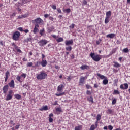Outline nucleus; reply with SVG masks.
I'll use <instances>...</instances> for the list:
<instances>
[{
  "mask_svg": "<svg viewBox=\"0 0 130 130\" xmlns=\"http://www.w3.org/2000/svg\"><path fill=\"white\" fill-rule=\"evenodd\" d=\"M21 77H22L23 78H25V77H26V74L23 73V74L21 75Z\"/></svg>",
  "mask_w": 130,
  "mask_h": 130,
  "instance_id": "052dcab7",
  "label": "nucleus"
},
{
  "mask_svg": "<svg viewBox=\"0 0 130 130\" xmlns=\"http://www.w3.org/2000/svg\"><path fill=\"white\" fill-rule=\"evenodd\" d=\"M8 90H9V85H6L4 86V87L3 88V91L4 94H6V93L8 92Z\"/></svg>",
  "mask_w": 130,
  "mask_h": 130,
  "instance_id": "9d476101",
  "label": "nucleus"
},
{
  "mask_svg": "<svg viewBox=\"0 0 130 130\" xmlns=\"http://www.w3.org/2000/svg\"><path fill=\"white\" fill-rule=\"evenodd\" d=\"M56 41L58 43H59V42H63V38H62V37H60L58 39H56Z\"/></svg>",
  "mask_w": 130,
  "mask_h": 130,
  "instance_id": "393cba45",
  "label": "nucleus"
},
{
  "mask_svg": "<svg viewBox=\"0 0 130 130\" xmlns=\"http://www.w3.org/2000/svg\"><path fill=\"white\" fill-rule=\"evenodd\" d=\"M9 75H10V71H7L5 73V82H7L8 81V79H9Z\"/></svg>",
  "mask_w": 130,
  "mask_h": 130,
  "instance_id": "2eb2a0df",
  "label": "nucleus"
},
{
  "mask_svg": "<svg viewBox=\"0 0 130 130\" xmlns=\"http://www.w3.org/2000/svg\"><path fill=\"white\" fill-rule=\"evenodd\" d=\"M47 40H41L39 42H38V44L40 46H44V45L47 44Z\"/></svg>",
  "mask_w": 130,
  "mask_h": 130,
  "instance_id": "20e7f679",
  "label": "nucleus"
},
{
  "mask_svg": "<svg viewBox=\"0 0 130 130\" xmlns=\"http://www.w3.org/2000/svg\"><path fill=\"white\" fill-rule=\"evenodd\" d=\"M106 37L107 38H114V37H115V34H109L108 35L106 36Z\"/></svg>",
  "mask_w": 130,
  "mask_h": 130,
  "instance_id": "aec40b11",
  "label": "nucleus"
},
{
  "mask_svg": "<svg viewBox=\"0 0 130 130\" xmlns=\"http://www.w3.org/2000/svg\"><path fill=\"white\" fill-rule=\"evenodd\" d=\"M95 126L96 128H97V126H98V121L95 122Z\"/></svg>",
  "mask_w": 130,
  "mask_h": 130,
  "instance_id": "0e129e2a",
  "label": "nucleus"
},
{
  "mask_svg": "<svg viewBox=\"0 0 130 130\" xmlns=\"http://www.w3.org/2000/svg\"><path fill=\"white\" fill-rule=\"evenodd\" d=\"M106 113L108 114H111L112 113V110L111 109H109L107 111Z\"/></svg>",
  "mask_w": 130,
  "mask_h": 130,
  "instance_id": "7c9ffc66",
  "label": "nucleus"
},
{
  "mask_svg": "<svg viewBox=\"0 0 130 130\" xmlns=\"http://www.w3.org/2000/svg\"><path fill=\"white\" fill-rule=\"evenodd\" d=\"M13 98V95H11L10 94H8L6 97V100L7 101H9V100H11Z\"/></svg>",
  "mask_w": 130,
  "mask_h": 130,
  "instance_id": "5701e85b",
  "label": "nucleus"
},
{
  "mask_svg": "<svg viewBox=\"0 0 130 130\" xmlns=\"http://www.w3.org/2000/svg\"><path fill=\"white\" fill-rule=\"evenodd\" d=\"M23 61H27L28 60L25 58H23Z\"/></svg>",
  "mask_w": 130,
  "mask_h": 130,
  "instance_id": "69168bd1",
  "label": "nucleus"
},
{
  "mask_svg": "<svg viewBox=\"0 0 130 130\" xmlns=\"http://www.w3.org/2000/svg\"><path fill=\"white\" fill-rule=\"evenodd\" d=\"M52 37L55 39H57V38H58V37H57L55 35H52Z\"/></svg>",
  "mask_w": 130,
  "mask_h": 130,
  "instance_id": "09e8293b",
  "label": "nucleus"
},
{
  "mask_svg": "<svg viewBox=\"0 0 130 130\" xmlns=\"http://www.w3.org/2000/svg\"><path fill=\"white\" fill-rule=\"evenodd\" d=\"M40 111H43L48 110V107L47 106H44L40 109H39Z\"/></svg>",
  "mask_w": 130,
  "mask_h": 130,
  "instance_id": "4468645a",
  "label": "nucleus"
},
{
  "mask_svg": "<svg viewBox=\"0 0 130 130\" xmlns=\"http://www.w3.org/2000/svg\"><path fill=\"white\" fill-rule=\"evenodd\" d=\"M53 105H57V101H55Z\"/></svg>",
  "mask_w": 130,
  "mask_h": 130,
  "instance_id": "338daca9",
  "label": "nucleus"
},
{
  "mask_svg": "<svg viewBox=\"0 0 130 130\" xmlns=\"http://www.w3.org/2000/svg\"><path fill=\"white\" fill-rule=\"evenodd\" d=\"M104 129L107 130V126L104 127Z\"/></svg>",
  "mask_w": 130,
  "mask_h": 130,
  "instance_id": "774afa93",
  "label": "nucleus"
},
{
  "mask_svg": "<svg viewBox=\"0 0 130 130\" xmlns=\"http://www.w3.org/2000/svg\"><path fill=\"white\" fill-rule=\"evenodd\" d=\"M52 117H53V114L51 113L49 115V122H53V119L52 118Z\"/></svg>",
  "mask_w": 130,
  "mask_h": 130,
  "instance_id": "dca6fc26",
  "label": "nucleus"
},
{
  "mask_svg": "<svg viewBox=\"0 0 130 130\" xmlns=\"http://www.w3.org/2000/svg\"><path fill=\"white\" fill-rule=\"evenodd\" d=\"M18 30H19V31H20L21 32H23V31H24V30H23V28L22 27L18 28Z\"/></svg>",
  "mask_w": 130,
  "mask_h": 130,
  "instance_id": "603ef678",
  "label": "nucleus"
},
{
  "mask_svg": "<svg viewBox=\"0 0 130 130\" xmlns=\"http://www.w3.org/2000/svg\"><path fill=\"white\" fill-rule=\"evenodd\" d=\"M87 100L88 101H90V102H91L92 103H94V101L93 100V97L90 96L89 98H87Z\"/></svg>",
  "mask_w": 130,
  "mask_h": 130,
  "instance_id": "cd10ccee",
  "label": "nucleus"
},
{
  "mask_svg": "<svg viewBox=\"0 0 130 130\" xmlns=\"http://www.w3.org/2000/svg\"><path fill=\"white\" fill-rule=\"evenodd\" d=\"M109 21H110V18L109 17H106L105 19V24H108V23H109Z\"/></svg>",
  "mask_w": 130,
  "mask_h": 130,
  "instance_id": "bb28decb",
  "label": "nucleus"
},
{
  "mask_svg": "<svg viewBox=\"0 0 130 130\" xmlns=\"http://www.w3.org/2000/svg\"><path fill=\"white\" fill-rule=\"evenodd\" d=\"M8 95H13V90H9Z\"/></svg>",
  "mask_w": 130,
  "mask_h": 130,
  "instance_id": "49530a36",
  "label": "nucleus"
},
{
  "mask_svg": "<svg viewBox=\"0 0 130 130\" xmlns=\"http://www.w3.org/2000/svg\"><path fill=\"white\" fill-rule=\"evenodd\" d=\"M90 55L94 61L98 62L102 58L101 55L96 54L94 53H91Z\"/></svg>",
  "mask_w": 130,
  "mask_h": 130,
  "instance_id": "f257e3e1",
  "label": "nucleus"
},
{
  "mask_svg": "<svg viewBox=\"0 0 130 130\" xmlns=\"http://www.w3.org/2000/svg\"><path fill=\"white\" fill-rule=\"evenodd\" d=\"M97 76H98V77H99V78H100V79H101V80L107 79V78L106 77H105L104 75H101V74H100V73H98Z\"/></svg>",
  "mask_w": 130,
  "mask_h": 130,
  "instance_id": "a211bd4d",
  "label": "nucleus"
},
{
  "mask_svg": "<svg viewBox=\"0 0 130 130\" xmlns=\"http://www.w3.org/2000/svg\"><path fill=\"white\" fill-rule=\"evenodd\" d=\"M26 67H33V62H28Z\"/></svg>",
  "mask_w": 130,
  "mask_h": 130,
  "instance_id": "72a5a7b5",
  "label": "nucleus"
},
{
  "mask_svg": "<svg viewBox=\"0 0 130 130\" xmlns=\"http://www.w3.org/2000/svg\"><path fill=\"white\" fill-rule=\"evenodd\" d=\"M70 28H71V29H74V28H75V24L74 23L72 24L70 26Z\"/></svg>",
  "mask_w": 130,
  "mask_h": 130,
  "instance_id": "8fccbe9b",
  "label": "nucleus"
},
{
  "mask_svg": "<svg viewBox=\"0 0 130 130\" xmlns=\"http://www.w3.org/2000/svg\"><path fill=\"white\" fill-rule=\"evenodd\" d=\"M103 85H107V84H108V80H107V78L104 79L103 81Z\"/></svg>",
  "mask_w": 130,
  "mask_h": 130,
  "instance_id": "a878e982",
  "label": "nucleus"
},
{
  "mask_svg": "<svg viewBox=\"0 0 130 130\" xmlns=\"http://www.w3.org/2000/svg\"><path fill=\"white\" fill-rule=\"evenodd\" d=\"M63 12H66V13H67V14H69V13H70L71 12V9L69 8L67 9L63 10Z\"/></svg>",
  "mask_w": 130,
  "mask_h": 130,
  "instance_id": "f704fd0d",
  "label": "nucleus"
},
{
  "mask_svg": "<svg viewBox=\"0 0 130 130\" xmlns=\"http://www.w3.org/2000/svg\"><path fill=\"white\" fill-rule=\"evenodd\" d=\"M21 36V34L19 31H15L13 35L12 38L13 40L15 41H18L20 38V36Z\"/></svg>",
  "mask_w": 130,
  "mask_h": 130,
  "instance_id": "7ed1b4c3",
  "label": "nucleus"
},
{
  "mask_svg": "<svg viewBox=\"0 0 130 130\" xmlns=\"http://www.w3.org/2000/svg\"><path fill=\"white\" fill-rule=\"evenodd\" d=\"M111 17V11H108L106 12V17L110 18Z\"/></svg>",
  "mask_w": 130,
  "mask_h": 130,
  "instance_id": "6ab92c4d",
  "label": "nucleus"
},
{
  "mask_svg": "<svg viewBox=\"0 0 130 130\" xmlns=\"http://www.w3.org/2000/svg\"><path fill=\"white\" fill-rule=\"evenodd\" d=\"M120 88L122 90H127V89H128V84L127 83H124L121 84L120 86Z\"/></svg>",
  "mask_w": 130,
  "mask_h": 130,
  "instance_id": "423d86ee",
  "label": "nucleus"
},
{
  "mask_svg": "<svg viewBox=\"0 0 130 130\" xmlns=\"http://www.w3.org/2000/svg\"><path fill=\"white\" fill-rule=\"evenodd\" d=\"M39 66H40V62L37 61V62H36L35 66H34V67L37 68V67H39Z\"/></svg>",
  "mask_w": 130,
  "mask_h": 130,
  "instance_id": "2f4dec72",
  "label": "nucleus"
},
{
  "mask_svg": "<svg viewBox=\"0 0 130 130\" xmlns=\"http://www.w3.org/2000/svg\"><path fill=\"white\" fill-rule=\"evenodd\" d=\"M94 88H98V84H97V83L94 84Z\"/></svg>",
  "mask_w": 130,
  "mask_h": 130,
  "instance_id": "6e6d98bb",
  "label": "nucleus"
},
{
  "mask_svg": "<svg viewBox=\"0 0 130 130\" xmlns=\"http://www.w3.org/2000/svg\"><path fill=\"white\" fill-rule=\"evenodd\" d=\"M52 9H53V10H56V6L53 5L52 6Z\"/></svg>",
  "mask_w": 130,
  "mask_h": 130,
  "instance_id": "3c124183",
  "label": "nucleus"
},
{
  "mask_svg": "<svg viewBox=\"0 0 130 130\" xmlns=\"http://www.w3.org/2000/svg\"><path fill=\"white\" fill-rule=\"evenodd\" d=\"M86 94L87 95H91V91H90L89 90H87L86 91Z\"/></svg>",
  "mask_w": 130,
  "mask_h": 130,
  "instance_id": "864d4df0",
  "label": "nucleus"
},
{
  "mask_svg": "<svg viewBox=\"0 0 130 130\" xmlns=\"http://www.w3.org/2000/svg\"><path fill=\"white\" fill-rule=\"evenodd\" d=\"M113 94H117L118 95V94H120V92H119V91H118V90H115L114 91Z\"/></svg>",
  "mask_w": 130,
  "mask_h": 130,
  "instance_id": "ea45409f",
  "label": "nucleus"
},
{
  "mask_svg": "<svg viewBox=\"0 0 130 130\" xmlns=\"http://www.w3.org/2000/svg\"><path fill=\"white\" fill-rule=\"evenodd\" d=\"M113 63H114V67L115 68H120V67H121L120 64H119V63L118 62H117L114 61V62H113Z\"/></svg>",
  "mask_w": 130,
  "mask_h": 130,
  "instance_id": "412c9836",
  "label": "nucleus"
},
{
  "mask_svg": "<svg viewBox=\"0 0 130 130\" xmlns=\"http://www.w3.org/2000/svg\"><path fill=\"white\" fill-rule=\"evenodd\" d=\"M47 77V74L43 72H41L40 74H37V79L38 80H43Z\"/></svg>",
  "mask_w": 130,
  "mask_h": 130,
  "instance_id": "f03ea898",
  "label": "nucleus"
},
{
  "mask_svg": "<svg viewBox=\"0 0 130 130\" xmlns=\"http://www.w3.org/2000/svg\"><path fill=\"white\" fill-rule=\"evenodd\" d=\"M80 69L82 70H89V69H90V67H89V66L88 65H82L81 67H80Z\"/></svg>",
  "mask_w": 130,
  "mask_h": 130,
  "instance_id": "9b49d317",
  "label": "nucleus"
},
{
  "mask_svg": "<svg viewBox=\"0 0 130 130\" xmlns=\"http://www.w3.org/2000/svg\"><path fill=\"white\" fill-rule=\"evenodd\" d=\"M85 80H87V77L81 76L79 80V85L82 86L83 84H84V82H85Z\"/></svg>",
  "mask_w": 130,
  "mask_h": 130,
  "instance_id": "0eeeda50",
  "label": "nucleus"
},
{
  "mask_svg": "<svg viewBox=\"0 0 130 130\" xmlns=\"http://www.w3.org/2000/svg\"><path fill=\"white\" fill-rule=\"evenodd\" d=\"M16 79L17 80V81H20V80H21V77L17 76Z\"/></svg>",
  "mask_w": 130,
  "mask_h": 130,
  "instance_id": "4d7b16f0",
  "label": "nucleus"
},
{
  "mask_svg": "<svg viewBox=\"0 0 130 130\" xmlns=\"http://www.w3.org/2000/svg\"><path fill=\"white\" fill-rule=\"evenodd\" d=\"M57 12L61 14V10H60V8H58L57 9Z\"/></svg>",
  "mask_w": 130,
  "mask_h": 130,
  "instance_id": "bf43d9fd",
  "label": "nucleus"
},
{
  "mask_svg": "<svg viewBox=\"0 0 130 130\" xmlns=\"http://www.w3.org/2000/svg\"><path fill=\"white\" fill-rule=\"evenodd\" d=\"M40 34L41 36H43V35H44V29H42L40 30Z\"/></svg>",
  "mask_w": 130,
  "mask_h": 130,
  "instance_id": "c756f323",
  "label": "nucleus"
},
{
  "mask_svg": "<svg viewBox=\"0 0 130 130\" xmlns=\"http://www.w3.org/2000/svg\"><path fill=\"white\" fill-rule=\"evenodd\" d=\"M100 119H101V115L100 114H98L96 116V121H99V120H100Z\"/></svg>",
  "mask_w": 130,
  "mask_h": 130,
  "instance_id": "c85d7f7f",
  "label": "nucleus"
},
{
  "mask_svg": "<svg viewBox=\"0 0 130 130\" xmlns=\"http://www.w3.org/2000/svg\"><path fill=\"white\" fill-rule=\"evenodd\" d=\"M81 128H82L81 126H78L75 127V130H81Z\"/></svg>",
  "mask_w": 130,
  "mask_h": 130,
  "instance_id": "58836bf2",
  "label": "nucleus"
},
{
  "mask_svg": "<svg viewBox=\"0 0 130 130\" xmlns=\"http://www.w3.org/2000/svg\"><path fill=\"white\" fill-rule=\"evenodd\" d=\"M17 19H23V15H21L18 16Z\"/></svg>",
  "mask_w": 130,
  "mask_h": 130,
  "instance_id": "5fc2aeb1",
  "label": "nucleus"
},
{
  "mask_svg": "<svg viewBox=\"0 0 130 130\" xmlns=\"http://www.w3.org/2000/svg\"><path fill=\"white\" fill-rule=\"evenodd\" d=\"M29 2L28 0H22V3L25 5V4H27Z\"/></svg>",
  "mask_w": 130,
  "mask_h": 130,
  "instance_id": "37998d69",
  "label": "nucleus"
},
{
  "mask_svg": "<svg viewBox=\"0 0 130 130\" xmlns=\"http://www.w3.org/2000/svg\"><path fill=\"white\" fill-rule=\"evenodd\" d=\"M23 31H24V32H25V33L29 32V30H28V29L23 30Z\"/></svg>",
  "mask_w": 130,
  "mask_h": 130,
  "instance_id": "e2e57ef3",
  "label": "nucleus"
},
{
  "mask_svg": "<svg viewBox=\"0 0 130 130\" xmlns=\"http://www.w3.org/2000/svg\"><path fill=\"white\" fill-rule=\"evenodd\" d=\"M64 87V86L63 85V84H60L58 86L57 88V91L58 92H61L62 91V89Z\"/></svg>",
  "mask_w": 130,
  "mask_h": 130,
  "instance_id": "ddd939ff",
  "label": "nucleus"
},
{
  "mask_svg": "<svg viewBox=\"0 0 130 130\" xmlns=\"http://www.w3.org/2000/svg\"><path fill=\"white\" fill-rule=\"evenodd\" d=\"M27 17L28 16L27 15V14L22 15V18H27Z\"/></svg>",
  "mask_w": 130,
  "mask_h": 130,
  "instance_id": "13d9d810",
  "label": "nucleus"
},
{
  "mask_svg": "<svg viewBox=\"0 0 130 130\" xmlns=\"http://www.w3.org/2000/svg\"><path fill=\"white\" fill-rule=\"evenodd\" d=\"M14 96L15 98H16V99H17L18 100H20V99H22V96H21V95L18 94H16L14 95Z\"/></svg>",
  "mask_w": 130,
  "mask_h": 130,
  "instance_id": "4be33fe9",
  "label": "nucleus"
},
{
  "mask_svg": "<svg viewBox=\"0 0 130 130\" xmlns=\"http://www.w3.org/2000/svg\"><path fill=\"white\" fill-rule=\"evenodd\" d=\"M47 64V61L46 60H43L42 59V62H41V65L42 67H46V65Z\"/></svg>",
  "mask_w": 130,
  "mask_h": 130,
  "instance_id": "f3484780",
  "label": "nucleus"
},
{
  "mask_svg": "<svg viewBox=\"0 0 130 130\" xmlns=\"http://www.w3.org/2000/svg\"><path fill=\"white\" fill-rule=\"evenodd\" d=\"M19 127H20V124L16 125L15 128V129H18Z\"/></svg>",
  "mask_w": 130,
  "mask_h": 130,
  "instance_id": "a18cd8bd",
  "label": "nucleus"
},
{
  "mask_svg": "<svg viewBox=\"0 0 130 130\" xmlns=\"http://www.w3.org/2000/svg\"><path fill=\"white\" fill-rule=\"evenodd\" d=\"M116 52V49H112V53L110 54L109 55L110 56L111 54H113V53H115Z\"/></svg>",
  "mask_w": 130,
  "mask_h": 130,
  "instance_id": "473e14b6",
  "label": "nucleus"
},
{
  "mask_svg": "<svg viewBox=\"0 0 130 130\" xmlns=\"http://www.w3.org/2000/svg\"><path fill=\"white\" fill-rule=\"evenodd\" d=\"M56 110L58 112H61V108H56Z\"/></svg>",
  "mask_w": 130,
  "mask_h": 130,
  "instance_id": "79ce46f5",
  "label": "nucleus"
},
{
  "mask_svg": "<svg viewBox=\"0 0 130 130\" xmlns=\"http://www.w3.org/2000/svg\"><path fill=\"white\" fill-rule=\"evenodd\" d=\"M38 28H39V25L36 24L33 30V32L34 33V34H36L37 33H38V32H39V29H38Z\"/></svg>",
  "mask_w": 130,
  "mask_h": 130,
  "instance_id": "1a4fd4ad",
  "label": "nucleus"
},
{
  "mask_svg": "<svg viewBox=\"0 0 130 130\" xmlns=\"http://www.w3.org/2000/svg\"><path fill=\"white\" fill-rule=\"evenodd\" d=\"M108 127L109 130L113 129V126H112V125H109Z\"/></svg>",
  "mask_w": 130,
  "mask_h": 130,
  "instance_id": "a19ab883",
  "label": "nucleus"
},
{
  "mask_svg": "<svg viewBox=\"0 0 130 130\" xmlns=\"http://www.w3.org/2000/svg\"><path fill=\"white\" fill-rule=\"evenodd\" d=\"M44 17H45V18H48V17H49V14H45Z\"/></svg>",
  "mask_w": 130,
  "mask_h": 130,
  "instance_id": "680f3d73",
  "label": "nucleus"
},
{
  "mask_svg": "<svg viewBox=\"0 0 130 130\" xmlns=\"http://www.w3.org/2000/svg\"><path fill=\"white\" fill-rule=\"evenodd\" d=\"M73 44L74 41H73V40L65 41V45L66 46H70V45H73Z\"/></svg>",
  "mask_w": 130,
  "mask_h": 130,
  "instance_id": "6e6552de",
  "label": "nucleus"
},
{
  "mask_svg": "<svg viewBox=\"0 0 130 130\" xmlns=\"http://www.w3.org/2000/svg\"><path fill=\"white\" fill-rule=\"evenodd\" d=\"M123 51L125 52V53H127V52H129V50L128 48H125L123 50Z\"/></svg>",
  "mask_w": 130,
  "mask_h": 130,
  "instance_id": "4c0bfd02",
  "label": "nucleus"
},
{
  "mask_svg": "<svg viewBox=\"0 0 130 130\" xmlns=\"http://www.w3.org/2000/svg\"><path fill=\"white\" fill-rule=\"evenodd\" d=\"M35 22L37 25H42L43 23V20L40 18H37L35 20Z\"/></svg>",
  "mask_w": 130,
  "mask_h": 130,
  "instance_id": "39448f33",
  "label": "nucleus"
},
{
  "mask_svg": "<svg viewBox=\"0 0 130 130\" xmlns=\"http://www.w3.org/2000/svg\"><path fill=\"white\" fill-rule=\"evenodd\" d=\"M82 3H83V5L86 6V5H87V4L88 2H87V0H83Z\"/></svg>",
  "mask_w": 130,
  "mask_h": 130,
  "instance_id": "c03bdc74",
  "label": "nucleus"
},
{
  "mask_svg": "<svg viewBox=\"0 0 130 130\" xmlns=\"http://www.w3.org/2000/svg\"><path fill=\"white\" fill-rule=\"evenodd\" d=\"M116 103V99L114 98L112 101V105H114Z\"/></svg>",
  "mask_w": 130,
  "mask_h": 130,
  "instance_id": "e433bc0d",
  "label": "nucleus"
},
{
  "mask_svg": "<svg viewBox=\"0 0 130 130\" xmlns=\"http://www.w3.org/2000/svg\"><path fill=\"white\" fill-rule=\"evenodd\" d=\"M66 49L67 51H72V46H67V47H66Z\"/></svg>",
  "mask_w": 130,
  "mask_h": 130,
  "instance_id": "b1692460",
  "label": "nucleus"
},
{
  "mask_svg": "<svg viewBox=\"0 0 130 130\" xmlns=\"http://www.w3.org/2000/svg\"><path fill=\"white\" fill-rule=\"evenodd\" d=\"M62 95H64V92H62L61 93H56V96L59 97V96H62Z\"/></svg>",
  "mask_w": 130,
  "mask_h": 130,
  "instance_id": "c9c22d12",
  "label": "nucleus"
},
{
  "mask_svg": "<svg viewBox=\"0 0 130 130\" xmlns=\"http://www.w3.org/2000/svg\"><path fill=\"white\" fill-rule=\"evenodd\" d=\"M86 88L87 89H91V85H89L88 84H86Z\"/></svg>",
  "mask_w": 130,
  "mask_h": 130,
  "instance_id": "de8ad7c7",
  "label": "nucleus"
},
{
  "mask_svg": "<svg viewBox=\"0 0 130 130\" xmlns=\"http://www.w3.org/2000/svg\"><path fill=\"white\" fill-rule=\"evenodd\" d=\"M8 85L10 88H15V82L13 80H11V82L8 83Z\"/></svg>",
  "mask_w": 130,
  "mask_h": 130,
  "instance_id": "f8f14e48",
  "label": "nucleus"
}]
</instances>
